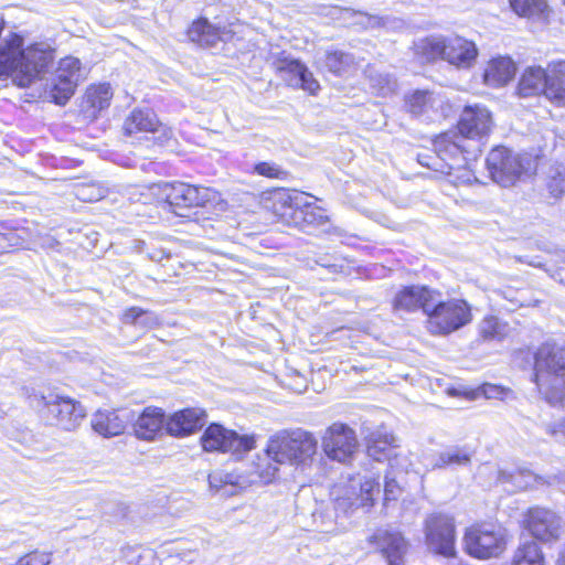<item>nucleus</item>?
I'll use <instances>...</instances> for the list:
<instances>
[{
  "mask_svg": "<svg viewBox=\"0 0 565 565\" xmlns=\"http://www.w3.org/2000/svg\"><path fill=\"white\" fill-rule=\"evenodd\" d=\"M53 61L46 43L24 47L23 38L10 33L0 43V79L11 78L19 87L29 86Z\"/></svg>",
  "mask_w": 565,
  "mask_h": 565,
  "instance_id": "nucleus-1",
  "label": "nucleus"
},
{
  "mask_svg": "<svg viewBox=\"0 0 565 565\" xmlns=\"http://www.w3.org/2000/svg\"><path fill=\"white\" fill-rule=\"evenodd\" d=\"M462 139V136L455 132L438 136L434 140V153L419 154V163L441 174L454 177L450 181L455 184L469 182L470 174L462 169L466 161Z\"/></svg>",
  "mask_w": 565,
  "mask_h": 565,
  "instance_id": "nucleus-2",
  "label": "nucleus"
},
{
  "mask_svg": "<svg viewBox=\"0 0 565 565\" xmlns=\"http://www.w3.org/2000/svg\"><path fill=\"white\" fill-rule=\"evenodd\" d=\"M315 435L302 428L282 429L268 438L266 452L276 463L302 465L317 452Z\"/></svg>",
  "mask_w": 565,
  "mask_h": 565,
  "instance_id": "nucleus-3",
  "label": "nucleus"
},
{
  "mask_svg": "<svg viewBox=\"0 0 565 565\" xmlns=\"http://www.w3.org/2000/svg\"><path fill=\"white\" fill-rule=\"evenodd\" d=\"M417 49L427 61L441 58L458 68H470L478 56L475 42L459 35L428 36Z\"/></svg>",
  "mask_w": 565,
  "mask_h": 565,
  "instance_id": "nucleus-4",
  "label": "nucleus"
},
{
  "mask_svg": "<svg viewBox=\"0 0 565 565\" xmlns=\"http://www.w3.org/2000/svg\"><path fill=\"white\" fill-rule=\"evenodd\" d=\"M534 382L553 407L565 405V355H534Z\"/></svg>",
  "mask_w": 565,
  "mask_h": 565,
  "instance_id": "nucleus-5",
  "label": "nucleus"
},
{
  "mask_svg": "<svg viewBox=\"0 0 565 565\" xmlns=\"http://www.w3.org/2000/svg\"><path fill=\"white\" fill-rule=\"evenodd\" d=\"M34 398L46 424L62 430H75L86 416L85 407L68 396L50 393L34 395Z\"/></svg>",
  "mask_w": 565,
  "mask_h": 565,
  "instance_id": "nucleus-6",
  "label": "nucleus"
},
{
  "mask_svg": "<svg viewBox=\"0 0 565 565\" xmlns=\"http://www.w3.org/2000/svg\"><path fill=\"white\" fill-rule=\"evenodd\" d=\"M487 168L494 182L509 186L532 170L533 159L527 153H516L508 148L497 147L487 157Z\"/></svg>",
  "mask_w": 565,
  "mask_h": 565,
  "instance_id": "nucleus-7",
  "label": "nucleus"
},
{
  "mask_svg": "<svg viewBox=\"0 0 565 565\" xmlns=\"http://www.w3.org/2000/svg\"><path fill=\"white\" fill-rule=\"evenodd\" d=\"M508 537V531L500 525H475L465 533V550L469 555L479 559L498 557L505 551Z\"/></svg>",
  "mask_w": 565,
  "mask_h": 565,
  "instance_id": "nucleus-8",
  "label": "nucleus"
},
{
  "mask_svg": "<svg viewBox=\"0 0 565 565\" xmlns=\"http://www.w3.org/2000/svg\"><path fill=\"white\" fill-rule=\"evenodd\" d=\"M435 305L427 316V328L435 334H447L463 327L471 320L470 307L465 300L441 301L436 291Z\"/></svg>",
  "mask_w": 565,
  "mask_h": 565,
  "instance_id": "nucleus-9",
  "label": "nucleus"
},
{
  "mask_svg": "<svg viewBox=\"0 0 565 565\" xmlns=\"http://www.w3.org/2000/svg\"><path fill=\"white\" fill-rule=\"evenodd\" d=\"M161 198L169 204L172 212L183 216V209L204 206L215 199L216 192L209 188L195 186L183 182L163 183L158 185Z\"/></svg>",
  "mask_w": 565,
  "mask_h": 565,
  "instance_id": "nucleus-10",
  "label": "nucleus"
},
{
  "mask_svg": "<svg viewBox=\"0 0 565 565\" xmlns=\"http://www.w3.org/2000/svg\"><path fill=\"white\" fill-rule=\"evenodd\" d=\"M356 433L349 425L335 422L321 435V448L324 455L341 463L349 462L358 450Z\"/></svg>",
  "mask_w": 565,
  "mask_h": 565,
  "instance_id": "nucleus-11",
  "label": "nucleus"
},
{
  "mask_svg": "<svg viewBox=\"0 0 565 565\" xmlns=\"http://www.w3.org/2000/svg\"><path fill=\"white\" fill-rule=\"evenodd\" d=\"M427 548L444 557L456 556V526L454 519L441 513H433L424 526Z\"/></svg>",
  "mask_w": 565,
  "mask_h": 565,
  "instance_id": "nucleus-12",
  "label": "nucleus"
},
{
  "mask_svg": "<svg viewBox=\"0 0 565 565\" xmlns=\"http://www.w3.org/2000/svg\"><path fill=\"white\" fill-rule=\"evenodd\" d=\"M85 77V70L78 58L73 56L62 58L49 88L53 102L57 105H65L74 95L78 83L84 81Z\"/></svg>",
  "mask_w": 565,
  "mask_h": 565,
  "instance_id": "nucleus-13",
  "label": "nucleus"
},
{
  "mask_svg": "<svg viewBox=\"0 0 565 565\" xmlns=\"http://www.w3.org/2000/svg\"><path fill=\"white\" fill-rule=\"evenodd\" d=\"M436 290L426 286H407L398 290L393 300L392 307L396 315L415 312L422 309L427 316L435 305Z\"/></svg>",
  "mask_w": 565,
  "mask_h": 565,
  "instance_id": "nucleus-14",
  "label": "nucleus"
},
{
  "mask_svg": "<svg viewBox=\"0 0 565 565\" xmlns=\"http://www.w3.org/2000/svg\"><path fill=\"white\" fill-rule=\"evenodd\" d=\"M530 533L542 542L557 541L562 533V519L553 511L543 508H532L524 520Z\"/></svg>",
  "mask_w": 565,
  "mask_h": 565,
  "instance_id": "nucleus-15",
  "label": "nucleus"
},
{
  "mask_svg": "<svg viewBox=\"0 0 565 565\" xmlns=\"http://www.w3.org/2000/svg\"><path fill=\"white\" fill-rule=\"evenodd\" d=\"M275 68L281 78L291 87L301 88L311 95L320 89V84L305 64L290 56L278 57Z\"/></svg>",
  "mask_w": 565,
  "mask_h": 565,
  "instance_id": "nucleus-16",
  "label": "nucleus"
},
{
  "mask_svg": "<svg viewBox=\"0 0 565 565\" xmlns=\"http://www.w3.org/2000/svg\"><path fill=\"white\" fill-rule=\"evenodd\" d=\"M491 127L490 111L479 105L465 107L458 124L460 135L471 139L487 136Z\"/></svg>",
  "mask_w": 565,
  "mask_h": 565,
  "instance_id": "nucleus-17",
  "label": "nucleus"
},
{
  "mask_svg": "<svg viewBox=\"0 0 565 565\" xmlns=\"http://www.w3.org/2000/svg\"><path fill=\"white\" fill-rule=\"evenodd\" d=\"M380 492V483L374 478H365L363 481L352 480L349 490L343 497L335 498L338 509L347 511L349 508L371 505L374 494Z\"/></svg>",
  "mask_w": 565,
  "mask_h": 565,
  "instance_id": "nucleus-18",
  "label": "nucleus"
},
{
  "mask_svg": "<svg viewBox=\"0 0 565 565\" xmlns=\"http://www.w3.org/2000/svg\"><path fill=\"white\" fill-rule=\"evenodd\" d=\"M370 543L376 545L387 565H404L408 544L399 532L379 530L370 537Z\"/></svg>",
  "mask_w": 565,
  "mask_h": 565,
  "instance_id": "nucleus-19",
  "label": "nucleus"
},
{
  "mask_svg": "<svg viewBox=\"0 0 565 565\" xmlns=\"http://www.w3.org/2000/svg\"><path fill=\"white\" fill-rule=\"evenodd\" d=\"M206 414L200 408H185L174 413L166 422V430L169 435L183 437L202 428Z\"/></svg>",
  "mask_w": 565,
  "mask_h": 565,
  "instance_id": "nucleus-20",
  "label": "nucleus"
},
{
  "mask_svg": "<svg viewBox=\"0 0 565 565\" xmlns=\"http://www.w3.org/2000/svg\"><path fill=\"white\" fill-rule=\"evenodd\" d=\"M129 417L126 413L117 411H97L90 420L92 428L98 435L105 438H111L121 435L127 426Z\"/></svg>",
  "mask_w": 565,
  "mask_h": 565,
  "instance_id": "nucleus-21",
  "label": "nucleus"
},
{
  "mask_svg": "<svg viewBox=\"0 0 565 565\" xmlns=\"http://www.w3.org/2000/svg\"><path fill=\"white\" fill-rule=\"evenodd\" d=\"M188 35L192 42L202 46H214L218 41L230 40L233 32L226 26L213 25L206 19H199L192 23Z\"/></svg>",
  "mask_w": 565,
  "mask_h": 565,
  "instance_id": "nucleus-22",
  "label": "nucleus"
},
{
  "mask_svg": "<svg viewBox=\"0 0 565 565\" xmlns=\"http://www.w3.org/2000/svg\"><path fill=\"white\" fill-rule=\"evenodd\" d=\"M278 465L279 463H276L266 451L265 455H256L250 463L249 470L243 472L244 483L248 487L252 484H267L271 482L279 471Z\"/></svg>",
  "mask_w": 565,
  "mask_h": 565,
  "instance_id": "nucleus-23",
  "label": "nucleus"
},
{
  "mask_svg": "<svg viewBox=\"0 0 565 565\" xmlns=\"http://www.w3.org/2000/svg\"><path fill=\"white\" fill-rule=\"evenodd\" d=\"M544 96L558 106H565V61L547 65V82Z\"/></svg>",
  "mask_w": 565,
  "mask_h": 565,
  "instance_id": "nucleus-24",
  "label": "nucleus"
},
{
  "mask_svg": "<svg viewBox=\"0 0 565 565\" xmlns=\"http://www.w3.org/2000/svg\"><path fill=\"white\" fill-rule=\"evenodd\" d=\"M163 423L164 414L160 408L147 407L135 423V435L142 440H152L162 429Z\"/></svg>",
  "mask_w": 565,
  "mask_h": 565,
  "instance_id": "nucleus-25",
  "label": "nucleus"
},
{
  "mask_svg": "<svg viewBox=\"0 0 565 565\" xmlns=\"http://www.w3.org/2000/svg\"><path fill=\"white\" fill-rule=\"evenodd\" d=\"M516 72L515 63L508 56L492 58L484 72L487 85L499 87L510 82Z\"/></svg>",
  "mask_w": 565,
  "mask_h": 565,
  "instance_id": "nucleus-26",
  "label": "nucleus"
},
{
  "mask_svg": "<svg viewBox=\"0 0 565 565\" xmlns=\"http://www.w3.org/2000/svg\"><path fill=\"white\" fill-rule=\"evenodd\" d=\"M547 82V67L544 70L540 66L527 67L518 85V94L521 97H531L544 94Z\"/></svg>",
  "mask_w": 565,
  "mask_h": 565,
  "instance_id": "nucleus-27",
  "label": "nucleus"
},
{
  "mask_svg": "<svg viewBox=\"0 0 565 565\" xmlns=\"http://www.w3.org/2000/svg\"><path fill=\"white\" fill-rule=\"evenodd\" d=\"M512 332L513 328L497 316H487L478 324V335L484 342H501Z\"/></svg>",
  "mask_w": 565,
  "mask_h": 565,
  "instance_id": "nucleus-28",
  "label": "nucleus"
},
{
  "mask_svg": "<svg viewBox=\"0 0 565 565\" xmlns=\"http://www.w3.org/2000/svg\"><path fill=\"white\" fill-rule=\"evenodd\" d=\"M497 481L500 484H511L512 490H525L539 483H546L542 477L527 469H516L514 471L500 469L497 472Z\"/></svg>",
  "mask_w": 565,
  "mask_h": 565,
  "instance_id": "nucleus-29",
  "label": "nucleus"
},
{
  "mask_svg": "<svg viewBox=\"0 0 565 565\" xmlns=\"http://www.w3.org/2000/svg\"><path fill=\"white\" fill-rule=\"evenodd\" d=\"M159 127L156 114L149 109H135L124 122V131L127 136L137 132H154Z\"/></svg>",
  "mask_w": 565,
  "mask_h": 565,
  "instance_id": "nucleus-30",
  "label": "nucleus"
},
{
  "mask_svg": "<svg viewBox=\"0 0 565 565\" xmlns=\"http://www.w3.org/2000/svg\"><path fill=\"white\" fill-rule=\"evenodd\" d=\"M396 447V438L392 434L379 429L370 436L367 454L374 460L382 461L387 459L391 461Z\"/></svg>",
  "mask_w": 565,
  "mask_h": 565,
  "instance_id": "nucleus-31",
  "label": "nucleus"
},
{
  "mask_svg": "<svg viewBox=\"0 0 565 565\" xmlns=\"http://www.w3.org/2000/svg\"><path fill=\"white\" fill-rule=\"evenodd\" d=\"M509 3L519 17L533 21L546 22L551 14L546 0H509Z\"/></svg>",
  "mask_w": 565,
  "mask_h": 565,
  "instance_id": "nucleus-32",
  "label": "nucleus"
},
{
  "mask_svg": "<svg viewBox=\"0 0 565 565\" xmlns=\"http://www.w3.org/2000/svg\"><path fill=\"white\" fill-rule=\"evenodd\" d=\"M473 450L467 446H452L439 452L435 462L434 469H444L449 466H468L471 462Z\"/></svg>",
  "mask_w": 565,
  "mask_h": 565,
  "instance_id": "nucleus-33",
  "label": "nucleus"
},
{
  "mask_svg": "<svg viewBox=\"0 0 565 565\" xmlns=\"http://www.w3.org/2000/svg\"><path fill=\"white\" fill-rule=\"evenodd\" d=\"M286 360L285 383L292 391L301 393L307 387V366L299 355Z\"/></svg>",
  "mask_w": 565,
  "mask_h": 565,
  "instance_id": "nucleus-34",
  "label": "nucleus"
},
{
  "mask_svg": "<svg viewBox=\"0 0 565 565\" xmlns=\"http://www.w3.org/2000/svg\"><path fill=\"white\" fill-rule=\"evenodd\" d=\"M511 565H545V556L536 542L526 541L515 550Z\"/></svg>",
  "mask_w": 565,
  "mask_h": 565,
  "instance_id": "nucleus-35",
  "label": "nucleus"
},
{
  "mask_svg": "<svg viewBox=\"0 0 565 565\" xmlns=\"http://www.w3.org/2000/svg\"><path fill=\"white\" fill-rule=\"evenodd\" d=\"M231 429H226L222 425H210L201 437V444L206 451L224 452L227 446V436Z\"/></svg>",
  "mask_w": 565,
  "mask_h": 565,
  "instance_id": "nucleus-36",
  "label": "nucleus"
},
{
  "mask_svg": "<svg viewBox=\"0 0 565 565\" xmlns=\"http://www.w3.org/2000/svg\"><path fill=\"white\" fill-rule=\"evenodd\" d=\"M324 66L337 75H344L356 66L355 57L342 51H330L326 53Z\"/></svg>",
  "mask_w": 565,
  "mask_h": 565,
  "instance_id": "nucleus-37",
  "label": "nucleus"
},
{
  "mask_svg": "<svg viewBox=\"0 0 565 565\" xmlns=\"http://www.w3.org/2000/svg\"><path fill=\"white\" fill-rule=\"evenodd\" d=\"M255 447L256 435H239L235 430H231V434L227 436V446L224 452H231L237 458H241L244 454L253 450Z\"/></svg>",
  "mask_w": 565,
  "mask_h": 565,
  "instance_id": "nucleus-38",
  "label": "nucleus"
},
{
  "mask_svg": "<svg viewBox=\"0 0 565 565\" xmlns=\"http://www.w3.org/2000/svg\"><path fill=\"white\" fill-rule=\"evenodd\" d=\"M113 90L109 84L92 85L85 94L86 103L90 107L102 110L109 106Z\"/></svg>",
  "mask_w": 565,
  "mask_h": 565,
  "instance_id": "nucleus-39",
  "label": "nucleus"
},
{
  "mask_svg": "<svg viewBox=\"0 0 565 565\" xmlns=\"http://www.w3.org/2000/svg\"><path fill=\"white\" fill-rule=\"evenodd\" d=\"M365 74L372 88H374L377 94L385 96L395 90L396 81L390 74L380 72L373 66L367 67Z\"/></svg>",
  "mask_w": 565,
  "mask_h": 565,
  "instance_id": "nucleus-40",
  "label": "nucleus"
},
{
  "mask_svg": "<svg viewBox=\"0 0 565 565\" xmlns=\"http://www.w3.org/2000/svg\"><path fill=\"white\" fill-rule=\"evenodd\" d=\"M209 484L216 491L221 490L224 486H236L246 488L244 483L243 472H227L224 470H215L209 475Z\"/></svg>",
  "mask_w": 565,
  "mask_h": 565,
  "instance_id": "nucleus-41",
  "label": "nucleus"
},
{
  "mask_svg": "<svg viewBox=\"0 0 565 565\" xmlns=\"http://www.w3.org/2000/svg\"><path fill=\"white\" fill-rule=\"evenodd\" d=\"M122 322L129 324H138L145 328H150L157 323L156 317L139 307H131L122 313Z\"/></svg>",
  "mask_w": 565,
  "mask_h": 565,
  "instance_id": "nucleus-42",
  "label": "nucleus"
},
{
  "mask_svg": "<svg viewBox=\"0 0 565 565\" xmlns=\"http://www.w3.org/2000/svg\"><path fill=\"white\" fill-rule=\"evenodd\" d=\"M408 109L414 115L425 113L433 105V94L428 90H416L406 99Z\"/></svg>",
  "mask_w": 565,
  "mask_h": 565,
  "instance_id": "nucleus-43",
  "label": "nucleus"
},
{
  "mask_svg": "<svg viewBox=\"0 0 565 565\" xmlns=\"http://www.w3.org/2000/svg\"><path fill=\"white\" fill-rule=\"evenodd\" d=\"M254 171L259 175L278 180H284L288 175V173L284 169H281L278 164L273 162L257 163L254 168Z\"/></svg>",
  "mask_w": 565,
  "mask_h": 565,
  "instance_id": "nucleus-44",
  "label": "nucleus"
},
{
  "mask_svg": "<svg viewBox=\"0 0 565 565\" xmlns=\"http://www.w3.org/2000/svg\"><path fill=\"white\" fill-rule=\"evenodd\" d=\"M51 552L33 551L21 556L14 564L10 565H49L51 563Z\"/></svg>",
  "mask_w": 565,
  "mask_h": 565,
  "instance_id": "nucleus-45",
  "label": "nucleus"
},
{
  "mask_svg": "<svg viewBox=\"0 0 565 565\" xmlns=\"http://www.w3.org/2000/svg\"><path fill=\"white\" fill-rule=\"evenodd\" d=\"M529 350H536L535 353H563L565 352V340L546 337L540 347H531Z\"/></svg>",
  "mask_w": 565,
  "mask_h": 565,
  "instance_id": "nucleus-46",
  "label": "nucleus"
},
{
  "mask_svg": "<svg viewBox=\"0 0 565 565\" xmlns=\"http://www.w3.org/2000/svg\"><path fill=\"white\" fill-rule=\"evenodd\" d=\"M547 190L554 199H559L565 193V174L556 171L547 180Z\"/></svg>",
  "mask_w": 565,
  "mask_h": 565,
  "instance_id": "nucleus-47",
  "label": "nucleus"
},
{
  "mask_svg": "<svg viewBox=\"0 0 565 565\" xmlns=\"http://www.w3.org/2000/svg\"><path fill=\"white\" fill-rule=\"evenodd\" d=\"M300 214L303 215V220L307 223L323 224L327 216L322 214V211L318 207H311L306 205V210H300Z\"/></svg>",
  "mask_w": 565,
  "mask_h": 565,
  "instance_id": "nucleus-48",
  "label": "nucleus"
},
{
  "mask_svg": "<svg viewBox=\"0 0 565 565\" xmlns=\"http://www.w3.org/2000/svg\"><path fill=\"white\" fill-rule=\"evenodd\" d=\"M475 392L477 396L483 395L487 398H499L504 393V388L493 384H483Z\"/></svg>",
  "mask_w": 565,
  "mask_h": 565,
  "instance_id": "nucleus-49",
  "label": "nucleus"
},
{
  "mask_svg": "<svg viewBox=\"0 0 565 565\" xmlns=\"http://www.w3.org/2000/svg\"><path fill=\"white\" fill-rule=\"evenodd\" d=\"M401 492V488L395 481V479L390 478L388 476L385 477V484H384V494L385 500H395L397 495Z\"/></svg>",
  "mask_w": 565,
  "mask_h": 565,
  "instance_id": "nucleus-50",
  "label": "nucleus"
},
{
  "mask_svg": "<svg viewBox=\"0 0 565 565\" xmlns=\"http://www.w3.org/2000/svg\"><path fill=\"white\" fill-rule=\"evenodd\" d=\"M546 431L554 437L565 436V419L557 423L547 424Z\"/></svg>",
  "mask_w": 565,
  "mask_h": 565,
  "instance_id": "nucleus-51",
  "label": "nucleus"
},
{
  "mask_svg": "<svg viewBox=\"0 0 565 565\" xmlns=\"http://www.w3.org/2000/svg\"><path fill=\"white\" fill-rule=\"evenodd\" d=\"M446 393L451 397L463 396L468 399H475L477 397V393L475 391L460 390L455 387H448Z\"/></svg>",
  "mask_w": 565,
  "mask_h": 565,
  "instance_id": "nucleus-52",
  "label": "nucleus"
},
{
  "mask_svg": "<svg viewBox=\"0 0 565 565\" xmlns=\"http://www.w3.org/2000/svg\"><path fill=\"white\" fill-rule=\"evenodd\" d=\"M78 196H79L81 199H83V200H86V196H85L83 193H78ZM99 198H100L99 195H98V196H96V198H94V196H88V198H87V200H98Z\"/></svg>",
  "mask_w": 565,
  "mask_h": 565,
  "instance_id": "nucleus-53",
  "label": "nucleus"
},
{
  "mask_svg": "<svg viewBox=\"0 0 565 565\" xmlns=\"http://www.w3.org/2000/svg\"><path fill=\"white\" fill-rule=\"evenodd\" d=\"M321 265L324 266V267L332 268L333 271H338V267H339L338 265H326V264H321Z\"/></svg>",
  "mask_w": 565,
  "mask_h": 565,
  "instance_id": "nucleus-54",
  "label": "nucleus"
},
{
  "mask_svg": "<svg viewBox=\"0 0 565 565\" xmlns=\"http://www.w3.org/2000/svg\"><path fill=\"white\" fill-rule=\"evenodd\" d=\"M558 565H565V553L561 556Z\"/></svg>",
  "mask_w": 565,
  "mask_h": 565,
  "instance_id": "nucleus-55",
  "label": "nucleus"
},
{
  "mask_svg": "<svg viewBox=\"0 0 565 565\" xmlns=\"http://www.w3.org/2000/svg\"><path fill=\"white\" fill-rule=\"evenodd\" d=\"M534 332H535V334H536L537 337L543 338V334H542L541 330H535Z\"/></svg>",
  "mask_w": 565,
  "mask_h": 565,
  "instance_id": "nucleus-56",
  "label": "nucleus"
},
{
  "mask_svg": "<svg viewBox=\"0 0 565 565\" xmlns=\"http://www.w3.org/2000/svg\"><path fill=\"white\" fill-rule=\"evenodd\" d=\"M6 241V236L4 235H0V243Z\"/></svg>",
  "mask_w": 565,
  "mask_h": 565,
  "instance_id": "nucleus-57",
  "label": "nucleus"
},
{
  "mask_svg": "<svg viewBox=\"0 0 565 565\" xmlns=\"http://www.w3.org/2000/svg\"><path fill=\"white\" fill-rule=\"evenodd\" d=\"M288 200H291V198L288 196V198L284 199L282 201H284V203H287Z\"/></svg>",
  "mask_w": 565,
  "mask_h": 565,
  "instance_id": "nucleus-58",
  "label": "nucleus"
},
{
  "mask_svg": "<svg viewBox=\"0 0 565 565\" xmlns=\"http://www.w3.org/2000/svg\"><path fill=\"white\" fill-rule=\"evenodd\" d=\"M174 559H175V557H173V556H170V557H169V561H170V562H173Z\"/></svg>",
  "mask_w": 565,
  "mask_h": 565,
  "instance_id": "nucleus-59",
  "label": "nucleus"
},
{
  "mask_svg": "<svg viewBox=\"0 0 565 565\" xmlns=\"http://www.w3.org/2000/svg\"><path fill=\"white\" fill-rule=\"evenodd\" d=\"M564 3H565V0H564Z\"/></svg>",
  "mask_w": 565,
  "mask_h": 565,
  "instance_id": "nucleus-60",
  "label": "nucleus"
}]
</instances>
